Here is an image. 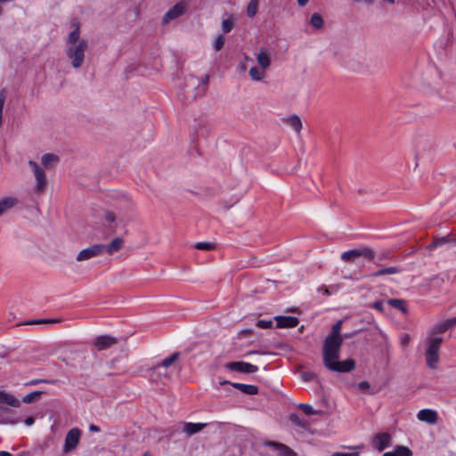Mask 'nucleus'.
I'll use <instances>...</instances> for the list:
<instances>
[{
    "label": "nucleus",
    "instance_id": "9",
    "mask_svg": "<svg viewBox=\"0 0 456 456\" xmlns=\"http://www.w3.org/2000/svg\"><path fill=\"white\" fill-rule=\"evenodd\" d=\"M81 432L78 428H71L66 435L63 451L68 453L75 450L79 443Z\"/></svg>",
    "mask_w": 456,
    "mask_h": 456
},
{
    "label": "nucleus",
    "instance_id": "27",
    "mask_svg": "<svg viewBox=\"0 0 456 456\" xmlns=\"http://www.w3.org/2000/svg\"><path fill=\"white\" fill-rule=\"evenodd\" d=\"M399 272H400V269L398 267H396V266H390V267H387V268H383V269L378 270L377 272L372 273V276L379 277V276L387 275V274H395V273H397Z\"/></svg>",
    "mask_w": 456,
    "mask_h": 456
},
{
    "label": "nucleus",
    "instance_id": "35",
    "mask_svg": "<svg viewBox=\"0 0 456 456\" xmlns=\"http://www.w3.org/2000/svg\"><path fill=\"white\" fill-rule=\"evenodd\" d=\"M224 44V37L223 36H218L215 39V41L213 43V46L216 51H220L223 48Z\"/></svg>",
    "mask_w": 456,
    "mask_h": 456
},
{
    "label": "nucleus",
    "instance_id": "3",
    "mask_svg": "<svg viewBox=\"0 0 456 456\" xmlns=\"http://www.w3.org/2000/svg\"><path fill=\"white\" fill-rule=\"evenodd\" d=\"M443 342V338L440 336H433L428 334L426 338V362L430 369H436L439 360V348Z\"/></svg>",
    "mask_w": 456,
    "mask_h": 456
},
{
    "label": "nucleus",
    "instance_id": "18",
    "mask_svg": "<svg viewBox=\"0 0 456 456\" xmlns=\"http://www.w3.org/2000/svg\"><path fill=\"white\" fill-rule=\"evenodd\" d=\"M274 320L278 328H294L299 322L298 319L294 316H275Z\"/></svg>",
    "mask_w": 456,
    "mask_h": 456
},
{
    "label": "nucleus",
    "instance_id": "29",
    "mask_svg": "<svg viewBox=\"0 0 456 456\" xmlns=\"http://www.w3.org/2000/svg\"><path fill=\"white\" fill-rule=\"evenodd\" d=\"M393 451L395 456H412V452L405 445H397Z\"/></svg>",
    "mask_w": 456,
    "mask_h": 456
},
{
    "label": "nucleus",
    "instance_id": "4",
    "mask_svg": "<svg viewBox=\"0 0 456 456\" xmlns=\"http://www.w3.org/2000/svg\"><path fill=\"white\" fill-rule=\"evenodd\" d=\"M372 260L375 257V251L369 247H362L345 251L341 255V260L345 262H355L359 258Z\"/></svg>",
    "mask_w": 456,
    "mask_h": 456
},
{
    "label": "nucleus",
    "instance_id": "55",
    "mask_svg": "<svg viewBox=\"0 0 456 456\" xmlns=\"http://www.w3.org/2000/svg\"><path fill=\"white\" fill-rule=\"evenodd\" d=\"M143 456H150V452H144Z\"/></svg>",
    "mask_w": 456,
    "mask_h": 456
},
{
    "label": "nucleus",
    "instance_id": "21",
    "mask_svg": "<svg viewBox=\"0 0 456 456\" xmlns=\"http://www.w3.org/2000/svg\"><path fill=\"white\" fill-rule=\"evenodd\" d=\"M206 426V423L186 422L183 424V430L187 436H192L194 434L200 432Z\"/></svg>",
    "mask_w": 456,
    "mask_h": 456
},
{
    "label": "nucleus",
    "instance_id": "28",
    "mask_svg": "<svg viewBox=\"0 0 456 456\" xmlns=\"http://www.w3.org/2000/svg\"><path fill=\"white\" fill-rule=\"evenodd\" d=\"M41 395H42V391H39V390H36V391H33L28 395H26L23 398H22V402L24 403H34L37 400L40 399L41 397Z\"/></svg>",
    "mask_w": 456,
    "mask_h": 456
},
{
    "label": "nucleus",
    "instance_id": "13",
    "mask_svg": "<svg viewBox=\"0 0 456 456\" xmlns=\"http://www.w3.org/2000/svg\"><path fill=\"white\" fill-rule=\"evenodd\" d=\"M19 199L15 196H5L0 199V216L8 210L15 208L19 204Z\"/></svg>",
    "mask_w": 456,
    "mask_h": 456
},
{
    "label": "nucleus",
    "instance_id": "60",
    "mask_svg": "<svg viewBox=\"0 0 456 456\" xmlns=\"http://www.w3.org/2000/svg\"><path fill=\"white\" fill-rule=\"evenodd\" d=\"M248 354H256V352H249Z\"/></svg>",
    "mask_w": 456,
    "mask_h": 456
},
{
    "label": "nucleus",
    "instance_id": "14",
    "mask_svg": "<svg viewBox=\"0 0 456 456\" xmlns=\"http://www.w3.org/2000/svg\"><path fill=\"white\" fill-rule=\"evenodd\" d=\"M124 247V240L120 237L114 238L110 243L102 244V254L104 252L112 255Z\"/></svg>",
    "mask_w": 456,
    "mask_h": 456
},
{
    "label": "nucleus",
    "instance_id": "38",
    "mask_svg": "<svg viewBox=\"0 0 456 456\" xmlns=\"http://www.w3.org/2000/svg\"><path fill=\"white\" fill-rule=\"evenodd\" d=\"M358 389L363 393H368L370 388V383L368 381H362L358 385Z\"/></svg>",
    "mask_w": 456,
    "mask_h": 456
},
{
    "label": "nucleus",
    "instance_id": "2",
    "mask_svg": "<svg viewBox=\"0 0 456 456\" xmlns=\"http://www.w3.org/2000/svg\"><path fill=\"white\" fill-rule=\"evenodd\" d=\"M70 28L71 30L64 43V53L71 67L79 69L86 61V53L89 45L87 40L81 38V29L77 20H72Z\"/></svg>",
    "mask_w": 456,
    "mask_h": 456
},
{
    "label": "nucleus",
    "instance_id": "39",
    "mask_svg": "<svg viewBox=\"0 0 456 456\" xmlns=\"http://www.w3.org/2000/svg\"><path fill=\"white\" fill-rule=\"evenodd\" d=\"M40 383H53V381H49L46 379H32V380L27 382L25 385L26 386H36Z\"/></svg>",
    "mask_w": 456,
    "mask_h": 456
},
{
    "label": "nucleus",
    "instance_id": "8",
    "mask_svg": "<svg viewBox=\"0 0 456 456\" xmlns=\"http://www.w3.org/2000/svg\"><path fill=\"white\" fill-rule=\"evenodd\" d=\"M101 255H102V244H94L88 248L80 250L77 255L76 259L78 262H82Z\"/></svg>",
    "mask_w": 456,
    "mask_h": 456
},
{
    "label": "nucleus",
    "instance_id": "54",
    "mask_svg": "<svg viewBox=\"0 0 456 456\" xmlns=\"http://www.w3.org/2000/svg\"><path fill=\"white\" fill-rule=\"evenodd\" d=\"M382 456H395L394 451L387 452Z\"/></svg>",
    "mask_w": 456,
    "mask_h": 456
},
{
    "label": "nucleus",
    "instance_id": "57",
    "mask_svg": "<svg viewBox=\"0 0 456 456\" xmlns=\"http://www.w3.org/2000/svg\"><path fill=\"white\" fill-rule=\"evenodd\" d=\"M37 321H34V322H32V324H35V323H37ZM38 322H42V321H39Z\"/></svg>",
    "mask_w": 456,
    "mask_h": 456
},
{
    "label": "nucleus",
    "instance_id": "19",
    "mask_svg": "<svg viewBox=\"0 0 456 456\" xmlns=\"http://www.w3.org/2000/svg\"><path fill=\"white\" fill-rule=\"evenodd\" d=\"M266 446L273 449L280 456H296V453L293 452V450L283 444L268 442Z\"/></svg>",
    "mask_w": 456,
    "mask_h": 456
},
{
    "label": "nucleus",
    "instance_id": "45",
    "mask_svg": "<svg viewBox=\"0 0 456 456\" xmlns=\"http://www.w3.org/2000/svg\"><path fill=\"white\" fill-rule=\"evenodd\" d=\"M89 430L91 432L97 433V432H100V428L98 426L94 425V424H91L89 426Z\"/></svg>",
    "mask_w": 456,
    "mask_h": 456
},
{
    "label": "nucleus",
    "instance_id": "48",
    "mask_svg": "<svg viewBox=\"0 0 456 456\" xmlns=\"http://www.w3.org/2000/svg\"><path fill=\"white\" fill-rule=\"evenodd\" d=\"M290 419H291L294 423H296V424H297V425L301 426V422L299 421V419H298V417H297V415H291V416H290Z\"/></svg>",
    "mask_w": 456,
    "mask_h": 456
},
{
    "label": "nucleus",
    "instance_id": "46",
    "mask_svg": "<svg viewBox=\"0 0 456 456\" xmlns=\"http://www.w3.org/2000/svg\"><path fill=\"white\" fill-rule=\"evenodd\" d=\"M42 322H45V323H51V324L61 322V321L59 319H47V320H43Z\"/></svg>",
    "mask_w": 456,
    "mask_h": 456
},
{
    "label": "nucleus",
    "instance_id": "31",
    "mask_svg": "<svg viewBox=\"0 0 456 456\" xmlns=\"http://www.w3.org/2000/svg\"><path fill=\"white\" fill-rule=\"evenodd\" d=\"M234 20L232 17H228L222 21V29L224 33H229L233 28Z\"/></svg>",
    "mask_w": 456,
    "mask_h": 456
},
{
    "label": "nucleus",
    "instance_id": "34",
    "mask_svg": "<svg viewBox=\"0 0 456 456\" xmlns=\"http://www.w3.org/2000/svg\"><path fill=\"white\" fill-rule=\"evenodd\" d=\"M299 408L307 415H314L317 413V411L314 410L312 405L307 403H300Z\"/></svg>",
    "mask_w": 456,
    "mask_h": 456
},
{
    "label": "nucleus",
    "instance_id": "26",
    "mask_svg": "<svg viewBox=\"0 0 456 456\" xmlns=\"http://www.w3.org/2000/svg\"><path fill=\"white\" fill-rule=\"evenodd\" d=\"M310 24L316 29H321L324 26L322 17L319 13H314L310 18Z\"/></svg>",
    "mask_w": 456,
    "mask_h": 456
},
{
    "label": "nucleus",
    "instance_id": "15",
    "mask_svg": "<svg viewBox=\"0 0 456 456\" xmlns=\"http://www.w3.org/2000/svg\"><path fill=\"white\" fill-rule=\"evenodd\" d=\"M220 385H231L233 387L239 389L245 395H254L258 393V388L254 385L241 384V383H232L229 381H222Z\"/></svg>",
    "mask_w": 456,
    "mask_h": 456
},
{
    "label": "nucleus",
    "instance_id": "56",
    "mask_svg": "<svg viewBox=\"0 0 456 456\" xmlns=\"http://www.w3.org/2000/svg\"><path fill=\"white\" fill-rule=\"evenodd\" d=\"M37 321H34V322H32V324H35V323H37ZM38 322H42V321H39Z\"/></svg>",
    "mask_w": 456,
    "mask_h": 456
},
{
    "label": "nucleus",
    "instance_id": "52",
    "mask_svg": "<svg viewBox=\"0 0 456 456\" xmlns=\"http://www.w3.org/2000/svg\"><path fill=\"white\" fill-rule=\"evenodd\" d=\"M208 80H209V76L207 74V75H205L204 78L201 81L202 85H207L208 83Z\"/></svg>",
    "mask_w": 456,
    "mask_h": 456
},
{
    "label": "nucleus",
    "instance_id": "50",
    "mask_svg": "<svg viewBox=\"0 0 456 456\" xmlns=\"http://www.w3.org/2000/svg\"><path fill=\"white\" fill-rule=\"evenodd\" d=\"M34 421H35V420H34V419H33L32 417H28V418H27V419H25V424H26L27 426H30V425H32V424L34 423Z\"/></svg>",
    "mask_w": 456,
    "mask_h": 456
},
{
    "label": "nucleus",
    "instance_id": "30",
    "mask_svg": "<svg viewBox=\"0 0 456 456\" xmlns=\"http://www.w3.org/2000/svg\"><path fill=\"white\" fill-rule=\"evenodd\" d=\"M257 9H258V1L251 0L247 6V15L250 18L254 17L257 12Z\"/></svg>",
    "mask_w": 456,
    "mask_h": 456
},
{
    "label": "nucleus",
    "instance_id": "51",
    "mask_svg": "<svg viewBox=\"0 0 456 456\" xmlns=\"http://www.w3.org/2000/svg\"><path fill=\"white\" fill-rule=\"evenodd\" d=\"M309 0H297V4L300 6V7H304L305 5H306V4L308 3Z\"/></svg>",
    "mask_w": 456,
    "mask_h": 456
},
{
    "label": "nucleus",
    "instance_id": "41",
    "mask_svg": "<svg viewBox=\"0 0 456 456\" xmlns=\"http://www.w3.org/2000/svg\"><path fill=\"white\" fill-rule=\"evenodd\" d=\"M445 242H446L445 238L437 239L429 246V248H437V247L444 244Z\"/></svg>",
    "mask_w": 456,
    "mask_h": 456
},
{
    "label": "nucleus",
    "instance_id": "25",
    "mask_svg": "<svg viewBox=\"0 0 456 456\" xmlns=\"http://www.w3.org/2000/svg\"><path fill=\"white\" fill-rule=\"evenodd\" d=\"M58 161V157L52 153L44 154L41 158V163L45 167H51Z\"/></svg>",
    "mask_w": 456,
    "mask_h": 456
},
{
    "label": "nucleus",
    "instance_id": "43",
    "mask_svg": "<svg viewBox=\"0 0 456 456\" xmlns=\"http://www.w3.org/2000/svg\"><path fill=\"white\" fill-rule=\"evenodd\" d=\"M373 307L380 312L383 311V303L381 301H376L373 304Z\"/></svg>",
    "mask_w": 456,
    "mask_h": 456
},
{
    "label": "nucleus",
    "instance_id": "33",
    "mask_svg": "<svg viewBox=\"0 0 456 456\" xmlns=\"http://www.w3.org/2000/svg\"><path fill=\"white\" fill-rule=\"evenodd\" d=\"M195 248L200 250H212L215 248V244L211 242H198Z\"/></svg>",
    "mask_w": 456,
    "mask_h": 456
},
{
    "label": "nucleus",
    "instance_id": "12",
    "mask_svg": "<svg viewBox=\"0 0 456 456\" xmlns=\"http://www.w3.org/2000/svg\"><path fill=\"white\" fill-rule=\"evenodd\" d=\"M117 343V338L109 335H102L97 337L94 342L93 345L98 349V350H105L112 346Z\"/></svg>",
    "mask_w": 456,
    "mask_h": 456
},
{
    "label": "nucleus",
    "instance_id": "49",
    "mask_svg": "<svg viewBox=\"0 0 456 456\" xmlns=\"http://www.w3.org/2000/svg\"><path fill=\"white\" fill-rule=\"evenodd\" d=\"M318 290L322 291L326 296L330 295V291H329V289L327 287H322V288L318 289Z\"/></svg>",
    "mask_w": 456,
    "mask_h": 456
},
{
    "label": "nucleus",
    "instance_id": "7",
    "mask_svg": "<svg viewBox=\"0 0 456 456\" xmlns=\"http://www.w3.org/2000/svg\"><path fill=\"white\" fill-rule=\"evenodd\" d=\"M391 444L392 436L387 432L378 433L371 439L372 447L379 452L384 451L386 448L389 447Z\"/></svg>",
    "mask_w": 456,
    "mask_h": 456
},
{
    "label": "nucleus",
    "instance_id": "5",
    "mask_svg": "<svg viewBox=\"0 0 456 456\" xmlns=\"http://www.w3.org/2000/svg\"><path fill=\"white\" fill-rule=\"evenodd\" d=\"M28 166L32 168L37 181L34 190L37 193H42L46 188L45 174L39 165L34 160H29Z\"/></svg>",
    "mask_w": 456,
    "mask_h": 456
},
{
    "label": "nucleus",
    "instance_id": "32",
    "mask_svg": "<svg viewBox=\"0 0 456 456\" xmlns=\"http://www.w3.org/2000/svg\"><path fill=\"white\" fill-rule=\"evenodd\" d=\"M388 304L395 308L402 310L403 312L406 311L403 300L393 298L388 300Z\"/></svg>",
    "mask_w": 456,
    "mask_h": 456
},
{
    "label": "nucleus",
    "instance_id": "47",
    "mask_svg": "<svg viewBox=\"0 0 456 456\" xmlns=\"http://www.w3.org/2000/svg\"><path fill=\"white\" fill-rule=\"evenodd\" d=\"M106 219L109 222H114L116 217H115V215L113 213H108L107 216H106Z\"/></svg>",
    "mask_w": 456,
    "mask_h": 456
},
{
    "label": "nucleus",
    "instance_id": "36",
    "mask_svg": "<svg viewBox=\"0 0 456 456\" xmlns=\"http://www.w3.org/2000/svg\"><path fill=\"white\" fill-rule=\"evenodd\" d=\"M256 326L261 329H269L273 326L272 321L259 320L256 322Z\"/></svg>",
    "mask_w": 456,
    "mask_h": 456
},
{
    "label": "nucleus",
    "instance_id": "6",
    "mask_svg": "<svg viewBox=\"0 0 456 456\" xmlns=\"http://www.w3.org/2000/svg\"><path fill=\"white\" fill-rule=\"evenodd\" d=\"M188 4L185 1H180L172 6L162 17V24L167 25L171 20L182 16L187 10Z\"/></svg>",
    "mask_w": 456,
    "mask_h": 456
},
{
    "label": "nucleus",
    "instance_id": "20",
    "mask_svg": "<svg viewBox=\"0 0 456 456\" xmlns=\"http://www.w3.org/2000/svg\"><path fill=\"white\" fill-rule=\"evenodd\" d=\"M179 357V353H174L169 357L164 359L160 363L157 364L153 370L155 372L159 374H162V369L168 368L171 364H173ZM164 376H167L166 372L163 373Z\"/></svg>",
    "mask_w": 456,
    "mask_h": 456
},
{
    "label": "nucleus",
    "instance_id": "10",
    "mask_svg": "<svg viewBox=\"0 0 456 456\" xmlns=\"http://www.w3.org/2000/svg\"><path fill=\"white\" fill-rule=\"evenodd\" d=\"M456 324V317L452 319L444 320L437 324H436L431 330L428 332V334L433 336H439L442 333L445 332L452 327H453Z\"/></svg>",
    "mask_w": 456,
    "mask_h": 456
},
{
    "label": "nucleus",
    "instance_id": "44",
    "mask_svg": "<svg viewBox=\"0 0 456 456\" xmlns=\"http://www.w3.org/2000/svg\"><path fill=\"white\" fill-rule=\"evenodd\" d=\"M354 453L336 452H333L330 456H354Z\"/></svg>",
    "mask_w": 456,
    "mask_h": 456
},
{
    "label": "nucleus",
    "instance_id": "59",
    "mask_svg": "<svg viewBox=\"0 0 456 456\" xmlns=\"http://www.w3.org/2000/svg\"><path fill=\"white\" fill-rule=\"evenodd\" d=\"M245 60H246V61H248V60H249V57H248V56H245Z\"/></svg>",
    "mask_w": 456,
    "mask_h": 456
},
{
    "label": "nucleus",
    "instance_id": "40",
    "mask_svg": "<svg viewBox=\"0 0 456 456\" xmlns=\"http://www.w3.org/2000/svg\"><path fill=\"white\" fill-rule=\"evenodd\" d=\"M4 101H5V96L4 94H0V126H2V123H3V109H4Z\"/></svg>",
    "mask_w": 456,
    "mask_h": 456
},
{
    "label": "nucleus",
    "instance_id": "24",
    "mask_svg": "<svg viewBox=\"0 0 456 456\" xmlns=\"http://www.w3.org/2000/svg\"><path fill=\"white\" fill-rule=\"evenodd\" d=\"M248 74L253 81H263L265 77V70L259 67H251Z\"/></svg>",
    "mask_w": 456,
    "mask_h": 456
},
{
    "label": "nucleus",
    "instance_id": "23",
    "mask_svg": "<svg viewBox=\"0 0 456 456\" xmlns=\"http://www.w3.org/2000/svg\"><path fill=\"white\" fill-rule=\"evenodd\" d=\"M0 402L12 407H20V401L16 397L5 392H0Z\"/></svg>",
    "mask_w": 456,
    "mask_h": 456
},
{
    "label": "nucleus",
    "instance_id": "37",
    "mask_svg": "<svg viewBox=\"0 0 456 456\" xmlns=\"http://www.w3.org/2000/svg\"><path fill=\"white\" fill-rule=\"evenodd\" d=\"M301 378L304 381H311L315 378L314 373L310 371H305L301 373Z\"/></svg>",
    "mask_w": 456,
    "mask_h": 456
},
{
    "label": "nucleus",
    "instance_id": "42",
    "mask_svg": "<svg viewBox=\"0 0 456 456\" xmlns=\"http://www.w3.org/2000/svg\"><path fill=\"white\" fill-rule=\"evenodd\" d=\"M410 340L411 337L408 334H405L401 338V345L403 346H407L410 343Z\"/></svg>",
    "mask_w": 456,
    "mask_h": 456
},
{
    "label": "nucleus",
    "instance_id": "53",
    "mask_svg": "<svg viewBox=\"0 0 456 456\" xmlns=\"http://www.w3.org/2000/svg\"><path fill=\"white\" fill-rule=\"evenodd\" d=\"M0 456H12V455L8 452L0 451Z\"/></svg>",
    "mask_w": 456,
    "mask_h": 456
},
{
    "label": "nucleus",
    "instance_id": "16",
    "mask_svg": "<svg viewBox=\"0 0 456 456\" xmlns=\"http://www.w3.org/2000/svg\"><path fill=\"white\" fill-rule=\"evenodd\" d=\"M417 418L420 421L427 422L428 424H435L437 421L438 415L434 410L423 409L418 412Z\"/></svg>",
    "mask_w": 456,
    "mask_h": 456
},
{
    "label": "nucleus",
    "instance_id": "11",
    "mask_svg": "<svg viewBox=\"0 0 456 456\" xmlns=\"http://www.w3.org/2000/svg\"><path fill=\"white\" fill-rule=\"evenodd\" d=\"M227 367L230 370L243 373H254L258 370V367L256 365H253L245 362H232L228 363Z\"/></svg>",
    "mask_w": 456,
    "mask_h": 456
},
{
    "label": "nucleus",
    "instance_id": "1",
    "mask_svg": "<svg viewBox=\"0 0 456 456\" xmlns=\"http://www.w3.org/2000/svg\"><path fill=\"white\" fill-rule=\"evenodd\" d=\"M342 321H338L331 329V332L325 338L322 348V361L324 366L335 372L345 373L353 370L355 362L353 359L339 361L340 348L343 343L341 336Z\"/></svg>",
    "mask_w": 456,
    "mask_h": 456
},
{
    "label": "nucleus",
    "instance_id": "61",
    "mask_svg": "<svg viewBox=\"0 0 456 456\" xmlns=\"http://www.w3.org/2000/svg\"><path fill=\"white\" fill-rule=\"evenodd\" d=\"M354 456H360V455H359L358 453H354Z\"/></svg>",
    "mask_w": 456,
    "mask_h": 456
},
{
    "label": "nucleus",
    "instance_id": "22",
    "mask_svg": "<svg viewBox=\"0 0 456 456\" xmlns=\"http://www.w3.org/2000/svg\"><path fill=\"white\" fill-rule=\"evenodd\" d=\"M286 124L289 126L297 134L302 130L303 125L297 115H291L286 119Z\"/></svg>",
    "mask_w": 456,
    "mask_h": 456
},
{
    "label": "nucleus",
    "instance_id": "17",
    "mask_svg": "<svg viewBox=\"0 0 456 456\" xmlns=\"http://www.w3.org/2000/svg\"><path fill=\"white\" fill-rule=\"evenodd\" d=\"M256 61L262 69L266 70L271 66V55L266 48H260L256 53Z\"/></svg>",
    "mask_w": 456,
    "mask_h": 456
},
{
    "label": "nucleus",
    "instance_id": "58",
    "mask_svg": "<svg viewBox=\"0 0 456 456\" xmlns=\"http://www.w3.org/2000/svg\"><path fill=\"white\" fill-rule=\"evenodd\" d=\"M205 94V90L202 89L201 93H200V95L204 94Z\"/></svg>",
    "mask_w": 456,
    "mask_h": 456
}]
</instances>
